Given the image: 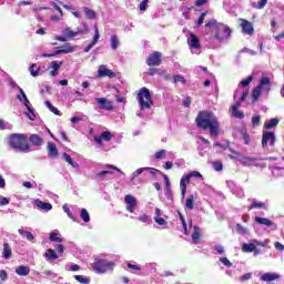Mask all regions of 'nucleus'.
Returning <instances> with one entry per match:
<instances>
[{"mask_svg":"<svg viewBox=\"0 0 284 284\" xmlns=\"http://www.w3.org/2000/svg\"><path fill=\"white\" fill-rule=\"evenodd\" d=\"M195 125L199 130H210L211 136H214V113L200 111L195 118Z\"/></svg>","mask_w":284,"mask_h":284,"instance_id":"nucleus-1","label":"nucleus"},{"mask_svg":"<svg viewBox=\"0 0 284 284\" xmlns=\"http://www.w3.org/2000/svg\"><path fill=\"white\" fill-rule=\"evenodd\" d=\"M28 141V136L26 134L13 133L9 136V146L14 152H28L30 150V145L26 143Z\"/></svg>","mask_w":284,"mask_h":284,"instance_id":"nucleus-2","label":"nucleus"},{"mask_svg":"<svg viewBox=\"0 0 284 284\" xmlns=\"http://www.w3.org/2000/svg\"><path fill=\"white\" fill-rule=\"evenodd\" d=\"M98 170H101V171H98L94 175V181H98V183L108 181V176H110V174H114V172H120V174H125L123 173V171H121V169L112 164H100L98 166Z\"/></svg>","mask_w":284,"mask_h":284,"instance_id":"nucleus-3","label":"nucleus"},{"mask_svg":"<svg viewBox=\"0 0 284 284\" xmlns=\"http://www.w3.org/2000/svg\"><path fill=\"white\" fill-rule=\"evenodd\" d=\"M138 101L140 110H152V106L154 105V100H152L150 89L145 87L140 89V92L138 93Z\"/></svg>","mask_w":284,"mask_h":284,"instance_id":"nucleus-4","label":"nucleus"},{"mask_svg":"<svg viewBox=\"0 0 284 284\" xmlns=\"http://www.w3.org/2000/svg\"><path fill=\"white\" fill-rule=\"evenodd\" d=\"M215 28V39L220 41V43H225V41H230L232 37V29L227 24L219 23L214 21Z\"/></svg>","mask_w":284,"mask_h":284,"instance_id":"nucleus-5","label":"nucleus"},{"mask_svg":"<svg viewBox=\"0 0 284 284\" xmlns=\"http://www.w3.org/2000/svg\"><path fill=\"white\" fill-rule=\"evenodd\" d=\"M77 50V45H72L71 43H65L58 48V50L52 53H42L38 55L40 59H50L52 57H58V54H72Z\"/></svg>","mask_w":284,"mask_h":284,"instance_id":"nucleus-6","label":"nucleus"},{"mask_svg":"<svg viewBox=\"0 0 284 284\" xmlns=\"http://www.w3.org/2000/svg\"><path fill=\"white\" fill-rule=\"evenodd\" d=\"M114 263L108 262L105 260L95 258L92 264V270L95 272V274H105L108 270H113Z\"/></svg>","mask_w":284,"mask_h":284,"instance_id":"nucleus-7","label":"nucleus"},{"mask_svg":"<svg viewBox=\"0 0 284 284\" xmlns=\"http://www.w3.org/2000/svg\"><path fill=\"white\" fill-rule=\"evenodd\" d=\"M149 172V174H151V176H156V174H163V172H161L158 169L154 168H150V166H145V168H140L136 169L130 176V181L131 183L134 185L136 182V179H139V176H141V174H143L145 176V173Z\"/></svg>","mask_w":284,"mask_h":284,"instance_id":"nucleus-8","label":"nucleus"},{"mask_svg":"<svg viewBox=\"0 0 284 284\" xmlns=\"http://www.w3.org/2000/svg\"><path fill=\"white\" fill-rule=\"evenodd\" d=\"M20 103L24 105L26 110L24 111V116L29 119L30 121H36L37 120V112L34 111V108L32 106V103L28 98H24L23 100H20Z\"/></svg>","mask_w":284,"mask_h":284,"instance_id":"nucleus-9","label":"nucleus"},{"mask_svg":"<svg viewBox=\"0 0 284 284\" xmlns=\"http://www.w3.org/2000/svg\"><path fill=\"white\" fill-rule=\"evenodd\" d=\"M267 247V241L261 242L257 240H252L250 243H244L242 245V252L252 253L254 252L255 247Z\"/></svg>","mask_w":284,"mask_h":284,"instance_id":"nucleus-10","label":"nucleus"},{"mask_svg":"<svg viewBox=\"0 0 284 284\" xmlns=\"http://www.w3.org/2000/svg\"><path fill=\"white\" fill-rule=\"evenodd\" d=\"M274 143H276V134H274L273 131H264L262 134V148L265 150L267 148V144L271 146H274Z\"/></svg>","mask_w":284,"mask_h":284,"instance_id":"nucleus-11","label":"nucleus"},{"mask_svg":"<svg viewBox=\"0 0 284 284\" xmlns=\"http://www.w3.org/2000/svg\"><path fill=\"white\" fill-rule=\"evenodd\" d=\"M98 79H105L108 77L109 79H115L116 72L108 69L105 64H101L98 68V73H97Z\"/></svg>","mask_w":284,"mask_h":284,"instance_id":"nucleus-12","label":"nucleus"},{"mask_svg":"<svg viewBox=\"0 0 284 284\" xmlns=\"http://www.w3.org/2000/svg\"><path fill=\"white\" fill-rule=\"evenodd\" d=\"M124 203L126 204V211L131 212V214L134 213L138 205L136 197H134L132 194H128L124 196Z\"/></svg>","mask_w":284,"mask_h":284,"instance_id":"nucleus-13","label":"nucleus"},{"mask_svg":"<svg viewBox=\"0 0 284 284\" xmlns=\"http://www.w3.org/2000/svg\"><path fill=\"white\" fill-rule=\"evenodd\" d=\"M162 54L159 51H154L153 53H151L146 60V63L151 67L154 65H160L161 64V59H162Z\"/></svg>","mask_w":284,"mask_h":284,"instance_id":"nucleus-14","label":"nucleus"},{"mask_svg":"<svg viewBox=\"0 0 284 284\" xmlns=\"http://www.w3.org/2000/svg\"><path fill=\"white\" fill-rule=\"evenodd\" d=\"M97 103L100 105V110H106V112H112L114 105L105 98H95Z\"/></svg>","mask_w":284,"mask_h":284,"instance_id":"nucleus-15","label":"nucleus"},{"mask_svg":"<svg viewBox=\"0 0 284 284\" xmlns=\"http://www.w3.org/2000/svg\"><path fill=\"white\" fill-rule=\"evenodd\" d=\"M240 26L242 28L243 34H248V37H252V34H254V26L252 24V22L245 19H241Z\"/></svg>","mask_w":284,"mask_h":284,"instance_id":"nucleus-16","label":"nucleus"},{"mask_svg":"<svg viewBox=\"0 0 284 284\" xmlns=\"http://www.w3.org/2000/svg\"><path fill=\"white\" fill-rule=\"evenodd\" d=\"M255 223H257V225H265V227H271L273 231L277 230L276 224L267 217L256 216Z\"/></svg>","mask_w":284,"mask_h":284,"instance_id":"nucleus-17","label":"nucleus"},{"mask_svg":"<svg viewBox=\"0 0 284 284\" xmlns=\"http://www.w3.org/2000/svg\"><path fill=\"white\" fill-rule=\"evenodd\" d=\"M93 140L98 145H103V141H112V133L110 131H104L100 135H95Z\"/></svg>","mask_w":284,"mask_h":284,"instance_id":"nucleus-18","label":"nucleus"},{"mask_svg":"<svg viewBox=\"0 0 284 284\" xmlns=\"http://www.w3.org/2000/svg\"><path fill=\"white\" fill-rule=\"evenodd\" d=\"M47 150L50 159H57V156H59V150L57 149V144H54V142H48Z\"/></svg>","mask_w":284,"mask_h":284,"instance_id":"nucleus-19","label":"nucleus"},{"mask_svg":"<svg viewBox=\"0 0 284 284\" xmlns=\"http://www.w3.org/2000/svg\"><path fill=\"white\" fill-rule=\"evenodd\" d=\"M239 108H241V102H236L232 105V116H234L235 119H245V113H243V111H240Z\"/></svg>","mask_w":284,"mask_h":284,"instance_id":"nucleus-20","label":"nucleus"},{"mask_svg":"<svg viewBox=\"0 0 284 284\" xmlns=\"http://www.w3.org/2000/svg\"><path fill=\"white\" fill-rule=\"evenodd\" d=\"M187 183H190V178L187 174L183 175L180 181L182 199H185V193L187 192Z\"/></svg>","mask_w":284,"mask_h":284,"instance_id":"nucleus-21","label":"nucleus"},{"mask_svg":"<svg viewBox=\"0 0 284 284\" xmlns=\"http://www.w3.org/2000/svg\"><path fill=\"white\" fill-rule=\"evenodd\" d=\"M63 65V62L59 61H52L50 64L51 71L50 75L51 77H59V71L61 70V67Z\"/></svg>","mask_w":284,"mask_h":284,"instance_id":"nucleus-22","label":"nucleus"},{"mask_svg":"<svg viewBox=\"0 0 284 284\" xmlns=\"http://www.w3.org/2000/svg\"><path fill=\"white\" fill-rule=\"evenodd\" d=\"M44 258L48 261V263H52V261H57V258H59V254H57V251L48 248L44 252Z\"/></svg>","mask_w":284,"mask_h":284,"instance_id":"nucleus-23","label":"nucleus"},{"mask_svg":"<svg viewBox=\"0 0 284 284\" xmlns=\"http://www.w3.org/2000/svg\"><path fill=\"white\" fill-rule=\"evenodd\" d=\"M33 205L38 206L39 210H43L44 212H50L52 210V205L50 203H45L41 200H34Z\"/></svg>","mask_w":284,"mask_h":284,"instance_id":"nucleus-24","label":"nucleus"},{"mask_svg":"<svg viewBox=\"0 0 284 284\" xmlns=\"http://www.w3.org/2000/svg\"><path fill=\"white\" fill-rule=\"evenodd\" d=\"M29 141L32 143V145H36V148H41V145L44 143L43 138L38 134H31L29 136Z\"/></svg>","mask_w":284,"mask_h":284,"instance_id":"nucleus-25","label":"nucleus"},{"mask_svg":"<svg viewBox=\"0 0 284 284\" xmlns=\"http://www.w3.org/2000/svg\"><path fill=\"white\" fill-rule=\"evenodd\" d=\"M2 258H6V261L12 258V247L8 242L3 243Z\"/></svg>","mask_w":284,"mask_h":284,"instance_id":"nucleus-26","label":"nucleus"},{"mask_svg":"<svg viewBox=\"0 0 284 284\" xmlns=\"http://www.w3.org/2000/svg\"><path fill=\"white\" fill-rule=\"evenodd\" d=\"M190 47L193 50H199V48H201V41L194 33H190Z\"/></svg>","mask_w":284,"mask_h":284,"instance_id":"nucleus-27","label":"nucleus"},{"mask_svg":"<svg viewBox=\"0 0 284 284\" xmlns=\"http://www.w3.org/2000/svg\"><path fill=\"white\" fill-rule=\"evenodd\" d=\"M192 243L194 245L199 244V241L201 239V229L199 226H193V232L191 234Z\"/></svg>","mask_w":284,"mask_h":284,"instance_id":"nucleus-28","label":"nucleus"},{"mask_svg":"<svg viewBox=\"0 0 284 284\" xmlns=\"http://www.w3.org/2000/svg\"><path fill=\"white\" fill-rule=\"evenodd\" d=\"M62 159L63 161H65V163H68L69 165H72L75 170H79L80 165L79 163L74 162V160L72 159V156L68 153H62Z\"/></svg>","mask_w":284,"mask_h":284,"instance_id":"nucleus-29","label":"nucleus"},{"mask_svg":"<svg viewBox=\"0 0 284 284\" xmlns=\"http://www.w3.org/2000/svg\"><path fill=\"white\" fill-rule=\"evenodd\" d=\"M16 274L18 276H28L30 274V266L20 265L16 268Z\"/></svg>","mask_w":284,"mask_h":284,"instance_id":"nucleus-30","label":"nucleus"},{"mask_svg":"<svg viewBox=\"0 0 284 284\" xmlns=\"http://www.w3.org/2000/svg\"><path fill=\"white\" fill-rule=\"evenodd\" d=\"M276 278H278V274L276 273H265L261 276V281H264V282H272V281H276Z\"/></svg>","mask_w":284,"mask_h":284,"instance_id":"nucleus-31","label":"nucleus"},{"mask_svg":"<svg viewBox=\"0 0 284 284\" xmlns=\"http://www.w3.org/2000/svg\"><path fill=\"white\" fill-rule=\"evenodd\" d=\"M248 210H267V205L264 202L253 201Z\"/></svg>","mask_w":284,"mask_h":284,"instance_id":"nucleus-32","label":"nucleus"},{"mask_svg":"<svg viewBox=\"0 0 284 284\" xmlns=\"http://www.w3.org/2000/svg\"><path fill=\"white\" fill-rule=\"evenodd\" d=\"M278 118H273L264 123L265 130H272V128H276L278 125Z\"/></svg>","mask_w":284,"mask_h":284,"instance_id":"nucleus-33","label":"nucleus"},{"mask_svg":"<svg viewBox=\"0 0 284 284\" xmlns=\"http://www.w3.org/2000/svg\"><path fill=\"white\" fill-rule=\"evenodd\" d=\"M62 34H64L67 39H74V37H78L79 31H72L70 27H68L62 31Z\"/></svg>","mask_w":284,"mask_h":284,"instance_id":"nucleus-34","label":"nucleus"},{"mask_svg":"<svg viewBox=\"0 0 284 284\" xmlns=\"http://www.w3.org/2000/svg\"><path fill=\"white\" fill-rule=\"evenodd\" d=\"M83 12H84L87 19H90V20L97 19V12L90 8L84 7Z\"/></svg>","mask_w":284,"mask_h":284,"instance_id":"nucleus-35","label":"nucleus"},{"mask_svg":"<svg viewBox=\"0 0 284 284\" xmlns=\"http://www.w3.org/2000/svg\"><path fill=\"white\" fill-rule=\"evenodd\" d=\"M44 105L50 110V112H52L57 116H61V111L57 109L54 105H52V102L45 101Z\"/></svg>","mask_w":284,"mask_h":284,"instance_id":"nucleus-36","label":"nucleus"},{"mask_svg":"<svg viewBox=\"0 0 284 284\" xmlns=\"http://www.w3.org/2000/svg\"><path fill=\"white\" fill-rule=\"evenodd\" d=\"M29 70H30L31 77H39L41 72V67L37 65V63H33L31 64Z\"/></svg>","mask_w":284,"mask_h":284,"instance_id":"nucleus-37","label":"nucleus"},{"mask_svg":"<svg viewBox=\"0 0 284 284\" xmlns=\"http://www.w3.org/2000/svg\"><path fill=\"white\" fill-rule=\"evenodd\" d=\"M49 239L52 243H63V239L59 237V232H51Z\"/></svg>","mask_w":284,"mask_h":284,"instance_id":"nucleus-38","label":"nucleus"},{"mask_svg":"<svg viewBox=\"0 0 284 284\" xmlns=\"http://www.w3.org/2000/svg\"><path fill=\"white\" fill-rule=\"evenodd\" d=\"M110 41H111V49L119 50V37H116V34H112L110 38Z\"/></svg>","mask_w":284,"mask_h":284,"instance_id":"nucleus-39","label":"nucleus"},{"mask_svg":"<svg viewBox=\"0 0 284 284\" xmlns=\"http://www.w3.org/2000/svg\"><path fill=\"white\" fill-rule=\"evenodd\" d=\"M80 219H82L84 223H90V213L85 209H81Z\"/></svg>","mask_w":284,"mask_h":284,"instance_id":"nucleus-40","label":"nucleus"},{"mask_svg":"<svg viewBox=\"0 0 284 284\" xmlns=\"http://www.w3.org/2000/svg\"><path fill=\"white\" fill-rule=\"evenodd\" d=\"M63 212H65L67 216H69V219H71V221H74L77 223V216H74V214H72V211H70V207L68 206V204H64L62 206Z\"/></svg>","mask_w":284,"mask_h":284,"instance_id":"nucleus-41","label":"nucleus"},{"mask_svg":"<svg viewBox=\"0 0 284 284\" xmlns=\"http://www.w3.org/2000/svg\"><path fill=\"white\" fill-rule=\"evenodd\" d=\"M261 87H256L255 89H253L252 92V98H253V103H256V101H258V98L261 97Z\"/></svg>","mask_w":284,"mask_h":284,"instance_id":"nucleus-42","label":"nucleus"},{"mask_svg":"<svg viewBox=\"0 0 284 284\" xmlns=\"http://www.w3.org/2000/svg\"><path fill=\"white\" fill-rule=\"evenodd\" d=\"M138 221H141V223H145V225H150V223H152V217L148 214H143L138 217Z\"/></svg>","mask_w":284,"mask_h":284,"instance_id":"nucleus-43","label":"nucleus"},{"mask_svg":"<svg viewBox=\"0 0 284 284\" xmlns=\"http://www.w3.org/2000/svg\"><path fill=\"white\" fill-rule=\"evenodd\" d=\"M186 210H194V195H190L185 202Z\"/></svg>","mask_w":284,"mask_h":284,"instance_id":"nucleus-44","label":"nucleus"},{"mask_svg":"<svg viewBox=\"0 0 284 284\" xmlns=\"http://www.w3.org/2000/svg\"><path fill=\"white\" fill-rule=\"evenodd\" d=\"M242 136H243V141H244V145H250V141H252V139L250 138V134H247V129H242Z\"/></svg>","mask_w":284,"mask_h":284,"instance_id":"nucleus-45","label":"nucleus"},{"mask_svg":"<svg viewBox=\"0 0 284 284\" xmlns=\"http://www.w3.org/2000/svg\"><path fill=\"white\" fill-rule=\"evenodd\" d=\"M164 195L169 201H174V195L172 194V186H165Z\"/></svg>","mask_w":284,"mask_h":284,"instance_id":"nucleus-46","label":"nucleus"},{"mask_svg":"<svg viewBox=\"0 0 284 284\" xmlns=\"http://www.w3.org/2000/svg\"><path fill=\"white\" fill-rule=\"evenodd\" d=\"M75 281L81 284H90V278L83 276V275H74Z\"/></svg>","mask_w":284,"mask_h":284,"instance_id":"nucleus-47","label":"nucleus"},{"mask_svg":"<svg viewBox=\"0 0 284 284\" xmlns=\"http://www.w3.org/2000/svg\"><path fill=\"white\" fill-rule=\"evenodd\" d=\"M173 83H182L183 85H185V83H186L185 77H183L181 74L174 75Z\"/></svg>","mask_w":284,"mask_h":284,"instance_id":"nucleus-48","label":"nucleus"},{"mask_svg":"<svg viewBox=\"0 0 284 284\" xmlns=\"http://www.w3.org/2000/svg\"><path fill=\"white\" fill-rule=\"evenodd\" d=\"M253 79L254 78L252 75H250L246 79L242 80L239 85L241 88H247V85H250L252 83Z\"/></svg>","mask_w":284,"mask_h":284,"instance_id":"nucleus-49","label":"nucleus"},{"mask_svg":"<svg viewBox=\"0 0 284 284\" xmlns=\"http://www.w3.org/2000/svg\"><path fill=\"white\" fill-rule=\"evenodd\" d=\"M99 39H101V33H99V28L94 27V36L91 43H93V45H97V43H99Z\"/></svg>","mask_w":284,"mask_h":284,"instance_id":"nucleus-50","label":"nucleus"},{"mask_svg":"<svg viewBox=\"0 0 284 284\" xmlns=\"http://www.w3.org/2000/svg\"><path fill=\"white\" fill-rule=\"evenodd\" d=\"M42 274H43L44 278H50V280H52V278H55V277H57V273H54V272L51 271V270H45V271L42 272Z\"/></svg>","mask_w":284,"mask_h":284,"instance_id":"nucleus-51","label":"nucleus"},{"mask_svg":"<svg viewBox=\"0 0 284 284\" xmlns=\"http://www.w3.org/2000/svg\"><path fill=\"white\" fill-rule=\"evenodd\" d=\"M64 8L65 10H69V12H71L75 19H81V13L79 11H74V9L68 4H65Z\"/></svg>","mask_w":284,"mask_h":284,"instance_id":"nucleus-52","label":"nucleus"},{"mask_svg":"<svg viewBox=\"0 0 284 284\" xmlns=\"http://www.w3.org/2000/svg\"><path fill=\"white\" fill-rule=\"evenodd\" d=\"M166 154H168V151L162 149L154 154V159L156 160L165 159Z\"/></svg>","mask_w":284,"mask_h":284,"instance_id":"nucleus-53","label":"nucleus"},{"mask_svg":"<svg viewBox=\"0 0 284 284\" xmlns=\"http://www.w3.org/2000/svg\"><path fill=\"white\" fill-rule=\"evenodd\" d=\"M236 232H237V234L245 236V234H247V229L241 224H236Z\"/></svg>","mask_w":284,"mask_h":284,"instance_id":"nucleus-54","label":"nucleus"},{"mask_svg":"<svg viewBox=\"0 0 284 284\" xmlns=\"http://www.w3.org/2000/svg\"><path fill=\"white\" fill-rule=\"evenodd\" d=\"M186 175H189V179H203V174L199 171H192Z\"/></svg>","mask_w":284,"mask_h":284,"instance_id":"nucleus-55","label":"nucleus"},{"mask_svg":"<svg viewBox=\"0 0 284 284\" xmlns=\"http://www.w3.org/2000/svg\"><path fill=\"white\" fill-rule=\"evenodd\" d=\"M270 78L267 77H263L260 81V84L257 85V88L262 89L263 90V87L264 85H270Z\"/></svg>","mask_w":284,"mask_h":284,"instance_id":"nucleus-56","label":"nucleus"},{"mask_svg":"<svg viewBox=\"0 0 284 284\" xmlns=\"http://www.w3.org/2000/svg\"><path fill=\"white\" fill-rule=\"evenodd\" d=\"M20 94L16 95V99L18 101H23L24 99H28V95L26 94V91H23L21 88L18 89Z\"/></svg>","mask_w":284,"mask_h":284,"instance_id":"nucleus-57","label":"nucleus"},{"mask_svg":"<svg viewBox=\"0 0 284 284\" xmlns=\"http://www.w3.org/2000/svg\"><path fill=\"white\" fill-rule=\"evenodd\" d=\"M252 125L253 128H258V125H261V115H254L252 118Z\"/></svg>","mask_w":284,"mask_h":284,"instance_id":"nucleus-58","label":"nucleus"},{"mask_svg":"<svg viewBox=\"0 0 284 284\" xmlns=\"http://www.w3.org/2000/svg\"><path fill=\"white\" fill-rule=\"evenodd\" d=\"M153 221H155L158 225H168V221H165L163 217L154 216Z\"/></svg>","mask_w":284,"mask_h":284,"instance_id":"nucleus-59","label":"nucleus"},{"mask_svg":"<svg viewBox=\"0 0 284 284\" xmlns=\"http://www.w3.org/2000/svg\"><path fill=\"white\" fill-rule=\"evenodd\" d=\"M148 3H149V0H142L140 2L139 8L141 12H145V10H148Z\"/></svg>","mask_w":284,"mask_h":284,"instance_id":"nucleus-60","label":"nucleus"},{"mask_svg":"<svg viewBox=\"0 0 284 284\" xmlns=\"http://www.w3.org/2000/svg\"><path fill=\"white\" fill-rule=\"evenodd\" d=\"M219 134H223V130L219 129V122L214 121V136H219Z\"/></svg>","mask_w":284,"mask_h":284,"instance_id":"nucleus-61","label":"nucleus"},{"mask_svg":"<svg viewBox=\"0 0 284 284\" xmlns=\"http://www.w3.org/2000/svg\"><path fill=\"white\" fill-rule=\"evenodd\" d=\"M214 170H215V172H223V163L219 162V161H215L214 162Z\"/></svg>","mask_w":284,"mask_h":284,"instance_id":"nucleus-62","label":"nucleus"},{"mask_svg":"<svg viewBox=\"0 0 284 284\" xmlns=\"http://www.w3.org/2000/svg\"><path fill=\"white\" fill-rule=\"evenodd\" d=\"M10 204V199L3 197L0 195V207L3 205H9Z\"/></svg>","mask_w":284,"mask_h":284,"instance_id":"nucleus-63","label":"nucleus"},{"mask_svg":"<svg viewBox=\"0 0 284 284\" xmlns=\"http://www.w3.org/2000/svg\"><path fill=\"white\" fill-rule=\"evenodd\" d=\"M220 261L225 265V267H232V262L227 257H220Z\"/></svg>","mask_w":284,"mask_h":284,"instance_id":"nucleus-64","label":"nucleus"}]
</instances>
